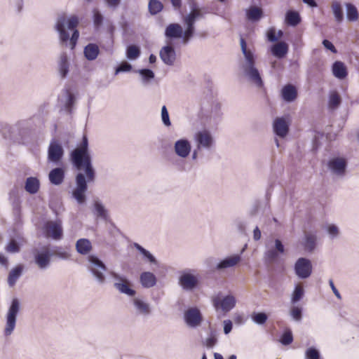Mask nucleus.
Segmentation results:
<instances>
[{
    "mask_svg": "<svg viewBox=\"0 0 359 359\" xmlns=\"http://www.w3.org/2000/svg\"><path fill=\"white\" fill-rule=\"evenodd\" d=\"M70 158L77 170L85 171L88 182L94 181L95 172L92 165V157L86 135L83 136L82 141L71 152Z\"/></svg>",
    "mask_w": 359,
    "mask_h": 359,
    "instance_id": "1",
    "label": "nucleus"
},
{
    "mask_svg": "<svg viewBox=\"0 0 359 359\" xmlns=\"http://www.w3.org/2000/svg\"><path fill=\"white\" fill-rule=\"evenodd\" d=\"M79 22L76 15L67 18L65 14L59 15L55 22V29L59 34L60 43L67 45L69 41L72 49L75 47L79 36V32L76 29Z\"/></svg>",
    "mask_w": 359,
    "mask_h": 359,
    "instance_id": "2",
    "label": "nucleus"
},
{
    "mask_svg": "<svg viewBox=\"0 0 359 359\" xmlns=\"http://www.w3.org/2000/svg\"><path fill=\"white\" fill-rule=\"evenodd\" d=\"M20 311V302L18 299H13L6 314V323L3 330V334L5 338H8L14 332L17 316Z\"/></svg>",
    "mask_w": 359,
    "mask_h": 359,
    "instance_id": "3",
    "label": "nucleus"
},
{
    "mask_svg": "<svg viewBox=\"0 0 359 359\" xmlns=\"http://www.w3.org/2000/svg\"><path fill=\"white\" fill-rule=\"evenodd\" d=\"M200 283L199 275L196 270L185 269L180 272L178 284L184 291L191 292L196 289Z\"/></svg>",
    "mask_w": 359,
    "mask_h": 359,
    "instance_id": "4",
    "label": "nucleus"
},
{
    "mask_svg": "<svg viewBox=\"0 0 359 359\" xmlns=\"http://www.w3.org/2000/svg\"><path fill=\"white\" fill-rule=\"evenodd\" d=\"M243 54L245 59V64L244 65L245 74L250 81L255 83L257 88H261L263 85V82L259 71L255 67V61L254 54L250 50L243 52Z\"/></svg>",
    "mask_w": 359,
    "mask_h": 359,
    "instance_id": "5",
    "label": "nucleus"
},
{
    "mask_svg": "<svg viewBox=\"0 0 359 359\" xmlns=\"http://www.w3.org/2000/svg\"><path fill=\"white\" fill-rule=\"evenodd\" d=\"M195 145L198 149L210 151L215 146V138L208 130H201L196 132L194 135Z\"/></svg>",
    "mask_w": 359,
    "mask_h": 359,
    "instance_id": "6",
    "label": "nucleus"
},
{
    "mask_svg": "<svg viewBox=\"0 0 359 359\" xmlns=\"http://www.w3.org/2000/svg\"><path fill=\"white\" fill-rule=\"evenodd\" d=\"M89 262L88 269L93 275L97 282L103 284L105 282L104 272L107 270L105 264L96 256L89 255L88 257Z\"/></svg>",
    "mask_w": 359,
    "mask_h": 359,
    "instance_id": "7",
    "label": "nucleus"
},
{
    "mask_svg": "<svg viewBox=\"0 0 359 359\" xmlns=\"http://www.w3.org/2000/svg\"><path fill=\"white\" fill-rule=\"evenodd\" d=\"M86 175L79 172L76 176V187L72 191V196L79 204H83L86 201V192L88 189Z\"/></svg>",
    "mask_w": 359,
    "mask_h": 359,
    "instance_id": "8",
    "label": "nucleus"
},
{
    "mask_svg": "<svg viewBox=\"0 0 359 359\" xmlns=\"http://www.w3.org/2000/svg\"><path fill=\"white\" fill-rule=\"evenodd\" d=\"M327 168L332 175L342 178L346 175L347 161L343 157L331 158L327 162Z\"/></svg>",
    "mask_w": 359,
    "mask_h": 359,
    "instance_id": "9",
    "label": "nucleus"
},
{
    "mask_svg": "<svg viewBox=\"0 0 359 359\" xmlns=\"http://www.w3.org/2000/svg\"><path fill=\"white\" fill-rule=\"evenodd\" d=\"M34 257L37 266L41 270H45L50 264V259L53 257L51 248L49 245H46L39 250H36L34 252Z\"/></svg>",
    "mask_w": 359,
    "mask_h": 359,
    "instance_id": "10",
    "label": "nucleus"
},
{
    "mask_svg": "<svg viewBox=\"0 0 359 359\" xmlns=\"http://www.w3.org/2000/svg\"><path fill=\"white\" fill-rule=\"evenodd\" d=\"M295 274L299 278L306 279L312 273V264L310 259L305 257L299 258L294 266Z\"/></svg>",
    "mask_w": 359,
    "mask_h": 359,
    "instance_id": "11",
    "label": "nucleus"
},
{
    "mask_svg": "<svg viewBox=\"0 0 359 359\" xmlns=\"http://www.w3.org/2000/svg\"><path fill=\"white\" fill-rule=\"evenodd\" d=\"M131 304L135 313L138 316L147 317L151 313L150 304L142 297H134Z\"/></svg>",
    "mask_w": 359,
    "mask_h": 359,
    "instance_id": "12",
    "label": "nucleus"
},
{
    "mask_svg": "<svg viewBox=\"0 0 359 359\" xmlns=\"http://www.w3.org/2000/svg\"><path fill=\"white\" fill-rule=\"evenodd\" d=\"M64 156V149L58 140H52L48 149V161L55 165L59 164Z\"/></svg>",
    "mask_w": 359,
    "mask_h": 359,
    "instance_id": "13",
    "label": "nucleus"
},
{
    "mask_svg": "<svg viewBox=\"0 0 359 359\" xmlns=\"http://www.w3.org/2000/svg\"><path fill=\"white\" fill-rule=\"evenodd\" d=\"M184 318L186 324L191 328L200 326L203 321L202 314L200 310L196 307L188 309L184 312Z\"/></svg>",
    "mask_w": 359,
    "mask_h": 359,
    "instance_id": "14",
    "label": "nucleus"
},
{
    "mask_svg": "<svg viewBox=\"0 0 359 359\" xmlns=\"http://www.w3.org/2000/svg\"><path fill=\"white\" fill-rule=\"evenodd\" d=\"M236 304V299L231 294L226 295L223 298L215 297L213 299V306L216 310L221 309L224 313L232 310Z\"/></svg>",
    "mask_w": 359,
    "mask_h": 359,
    "instance_id": "15",
    "label": "nucleus"
},
{
    "mask_svg": "<svg viewBox=\"0 0 359 359\" xmlns=\"http://www.w3.org/2000/svg\"><path fill=\"white\" fill-rule=\"evenodd\" d=\"M266 251L264 253V257L269 262H276L280 255L283 254L285 252V248L282 242L279 239L275 240L273 246L266 245Z\"/></svg>",
    "mask_w": 359,
    "mask_h": 359,
    "instance_id": "16",
    "label": "nucleus"
},
{
    "mask_svg": "<svg viewBox=\"0 0 359 359\" xmlns=\"http://www.w3.org/2000/svg\"><path fill=\"white\" fill-rule=\"evenodd\" d=\"M46 233L54 240H60L62 238L63 231L60 221L47 222L44 226Z\"/></svg>",
    "mask_w": 359,
    "mask_h": 359,
    "instance_id": "17",
    "label": "nucleus"
},
{
    "mask_svg": "<svg viewBox=\"0 0 359 359\" xmlns=\"http://www.w3.org/2000/svg\"><path fill=\"white\" fill-rule=\"evenodd\" d=\"M174 151L181 158H187L191 152V144L189 140L182 138L174 143Z\"/></svg>",
    "mask_w": 359,
    "mask_h": 359,
    "instance_id": "18",
    "label": "nucleus"
},
{
    "mask_svg": "<svg viewBox=\"0 0 359 359\" xmlns=\"http://www.w3.org/2000/svg\"><path fill=\"white\" fill-rule=\"evenodd\" d=\"M274 133L280 137H285L289 131V119L287 117H277L273 123Z\"/></svg>",
    "mask_w": 359,
    "mask_h": 359,
    "instance_id": "19",
    "label": "nucleus"
},
{
    "mask_svg": "<svg viewBox=\"0 0 359 359\" xmlns=\"http://www.w3.org/2000/svg\"><path fill=\"white\" fill-rule=\"evenodd\" d=\"M159 56L163 63L168 66L173 65L176 60L175 50L174 47L170 44L164 46L161 48Z\"/></svg>",
    "mask_w": 359,
    "mask_h": 359,
    "instance_id": "20",
    "label": "nucleus"
},
{
    "mask_svg": "<svg viewBox=\"0 0 359 359\" xmlns=\"http://www.w3.org/2000/svg\"><path fill=\"white\" fill-rule=\"evenodd\" d=\"M60 104L69 112H71L72 108L76 101V95L72 91H62L58 97Z\"/></svg>",
    "mask_w": 359,
    "mask_h": 359,
    "instance_id": "21",
    "label": "nucleus"
},
{
    "mask_svg": "<svg viewBox=\"0 0 359 359\" xmlns=\"http://www.w3.org/2000/svg\"><path fill=\"white\" fill-rule=\"evenodd\" d=\"M241 260L240 255H233L219 261L216 265V269L222 271L226 269L231 268L236 266Z\"/></svg>",
    "mask_w": 359,
    "mask_h": 359,
    "instance_id": "22",
    "label": "nucleus"
},
{
    "mask_svg": "<svg viewBox=\"0 0 359 359\" xmlns=\"http://www.w3.org/2000/svg\"><path fill=\"white\" fill-rule=\"evenodd\" d=\"M222 112L221 111V105L219 103H215L206 115V121L210 125L217 124L222 118Z\"/></svg>",
    "mask_w": 359,
    "mask_h": 359,
    "instance_id": "23",
    "label": "nucleus"
},
{
    "mask_svg": "<svg viewBox=\"0 0 359 359\" xmlns=\"http://www.w3.org/2000/svg\"><path fill=\"white\" fill-rule=\"evenodd\" d=\"M165 36L170 39H182L184 32L182 26L177 23H171L168 25L165 30Z\"/></svg>",
    "mask_w": 359,
    "mask_h": 359,
    "instance_id": "24",
    "label": "nucleus"
},
{
    "mask_svg": "<svg viewBox=\"0 0 359 359\" xmlns=\"http://www.w3.org/2000/svg\"><path fill=\"white\" fill-rule=\"evenodd\" d=\"M93 212L97 219L107 221L109 219L108 210L104 204L99 200L96 199L93 201Z\"/></svg>",
    "mask_w": 359,
    "mask_h": 359,
    "instance_id": "25",
    "label": "nucleus"
},
{
    "mask_svg": "<svg viewBox=\"0 0 359 359\" xmlns=\"http://www.w3.org/2000/svg\"><path fill=\"white\" fill-rule=\"evenodd\" d=\"M302 245L305 251L313 252L317 247L316 234L312 232H305Z\"/></svg>",
    "mask_w": 359,
    "mask_h": 359,
    "instance_id": "26",
    "label": "nucleus"
},
{
    "mask_svg": "<svg viewBox=\"0 0 359 359\" xmlns=\"http://www.w3.org/2000/svg\"><path fill=\"white\" fill-rule=\"evenodd\" d=\"M140 282L144 288H151L156 285L157 278L153 273L144 271L140 276Z\"/></svg>",
    "mask_w": 359,
    "mask_h": 359,
    "instance_id": "27",
    "label": "nucleus"
},
{
    "mask_svg": "<svg viewBox=\"0 0 359 359\" xmlns=\"http://www.w3.org/2000/svg\"><path fill=\"white\" fill-rule=\"evenodd\" d=\"M65 178V171L62 168H55L51 170L48 174V179L52 184H61Z\"/></svg>",
    "mask_w": 359,
    "mask_h": 359,
    "instance_id": "28",
    "label": "nucleus"
},
{
    "mask_svg": "<svg viewBox=\"0 0 359 359\" xmlns=\"http://www.w3.org/2000/svg\"><path fill=\"white\" fill-rule=\"evenodd\" d=\"M184 22L186 25V29L184 32L183 43L186 44L190 41L194 34L195 22L185 16L184 18Z\"/></svg>",
    "mask_w": 359,
    "mask_h": 359,
    "instance_id": "29",
    "label": "nucleus"
},
{
    "mask_svg": "<svg viewBox=\"0 0 359 359\" xmlns=\"http://www.w3.org/2000/svg\"><path fill=\"white\" fill-rule=\"evenodd\" d=\"M271 51L276 57L283 58L287 53L288 46L285 42L280 41L273 45Z\"/></svg>",
    "mask_w": 359,
    "mask_h": 359,
    "instance_id": "30",
    "label": "nucleus"
},
{
    "mask_svg": "<svg viewBox=\"0 0 359 359\" xmlns=\"http://www.w3.org/2000/svg\"><path fill=\"white\" fill-rule=\"evenodd\" d=\"M332 71L333 75L339 79H344L347 76L346 67L344 63L341 61H336L333 63Z\"/></svg>",
    "mask_w": 359,
    "mask_h": 359,
    "instance_id": "31",
    "label": "nucleus"
},
{
    "mask_svg": "<svg viewBox=\"0 0 359 359\" xmlns=\"http://www.w3.org/2000/svg\"><path fill=\"white\" fill-rule=\"evenodd\" d=\"M114 287L121 294H124L128 297H134L136 294V291L131 287L132 283L129 280H127L126 283L114 284Z\"/></svg>",
    "mask_w": 359,
    "mask_h": 359,
    "instance_id": "32",
    "label": "nucleus"
},
{
    "mask_svg": "<svg viewBox=\"0 0 359 359\" xmlns=\"http://www.w3.org/2000/svg\"><path fill=\"white\" fill-rule=\"evenodd\" d=\"M76 251L83 255H88L92 250L90 241L87 238H80L76 243Z\"/></svg>",
    "mask_w": 359,
    "mask_h": 359,
    "instance_id": "33",
    "label": "nucleus"
},
{
    "mask_svg": "<svg viewBox=\"0 0 359 359\" xmlns=\"http://www.w3.org/2000/svg\"><path fill=\"white\" fill-rule=\"evenodd\" d=\"M69 64L68 62V57L66 53L60 54L58 62L59 72L62 78L67 76L69 72Z\"/></svg>",
    "mask_w": 359,
    "mask_h": 359,
    "instance_id": "34",
    "label": "nucleus"
},
{
    "mask_svg": "<svg viewBox=\"0 0 359 359\" xmlns=\"http://www.w3.org/2000/svg\"><path fill=\"white\" fill-rule=\"evenodd\" d=\"M134 247L142 255V259L145 262H148L151 264L158 265V262L156 257L149 251L137 243H134Z\"/></svg>",
    "mask_w": 359,
    "mask_h": 359,
    "instance_id": "35",
    "label": "nucleus"
},
{
    "mask_svg": "<svg viewBox=\"0 0 359 359\" xmlns=\"http://www.w3.org/2000/svg\"><path fill=\"white\" fill-rule=\"evenodd\" d=\"M100 53L99 48L95 43H89L85 48L83 53L88 60H94L97 58Z\"/></svg>",
    "mask_w": 359,
    "mask_h": 359,
    "instance_id": "36",
    "label": "nucleus"
},
{
    "mask_svg": "<svg viewBox=\"0 0 359 359\" xmlns=\"http://www.w3.org/2000/svg\"><path fill=\"white\" fill-rule=\"evenodd\" d=\"M39 180L36 177H29L26 180L25 189L27 192L34 194L39 191Z\"/></svg>",
    "mask_w": 359,
    "mask_h": 359,
    "instance_id": "37",
    "label": "nucleus"
},
{
    "mask_svg": "<svg viewBox=\"0 0 359 359\" xmlns=\"http://www.w3.org/2000/svg\"><path fill=\"white\" fill-rule=\"evenodd\" d=\"M23 270L22 265H18L13 269L8 276V284L10 287H13L15 285L18 278L21 276Z\"/></svg>",
    "mask_w": 359,
    "mask_h": 359,
    "instance_id": "38",
    "label": "nucleus"
},
{
    "mask_svg": "<svg viewBox=\"0 0 359 359\" xmlns=\"http://www.w3.org/2000/svg\"><path fill=\"white\" fill-rule=\"evenodd\" d=\"M331 9L336 22L341 23L344 20V12L341 3L333 1L331 4Z\"/></svg>",
    "mask_w": 359,
    "mask_h": 359,
    "instance_id": "39",
    "label": "nucleus"
},
{
    "mask_svg": "<svg viewBox=\"0 0 359 359\" xmlns=\"http://www.w3.org/2000/svg\"><path fill=\"white\" fill-rule=\"evenodd\" d=\"M304 296V289L301 283L295 285L294 290L291 294L290 302L295 304L299 302Z\"/></svg>",
    "mask_w": 359,
    "mask_h": 359,
    "instance_id": "40",
    "label": "nucleus"
},
{
    "mask_svg": "<svg viewBox=\"0 0 359 359\" xmlns=\"http://www.w3.org/2000/svg\"><path fill=\"white\" fill-rule=\"evenodd\" d=\"M263 12L262 10L256 6H251L246 11L247 18L250 21H258L262 17Z\"/></svg>",
    "mask_w": 359,
    "mask_h": 359,
    "instance_id": "41",
    "label": "nucleus"
},
{
    "mask_svg": "<svg viewBox=\"0 0 359 359\" xmlns=\"http://www.w3.org/2000/svg\"><path fill=\"white\" fill-rule=\"evenodd\" d=\"M346 18L351 22L357 21L358 19V12L357 8L351 3L346 4Z\"/></svg>",
    "mask_w": 359,
    "mask_h": 359,
    "instance_id": "42",
    "label": "nucleus"
},
{
    "mask_svg": "<svg viewBox=\"0 0 359 359\" xmlns=\"http://www.w3.org/2000/svg\"><path fill=\"white\" fill-rule=\"evenodd\" d=\"M285 20L289 25L296 26L300 22L301 18L297 12L289 11L286 13Z\"/></svg>",
    "mask_w": 359,
    "mask_h": 359,
    "instance_id": "43",
    "label": "nucleus"
},
{
    "mask_svg": "<svg viewBox=\"0 0 359 359\" xmlns=\"http://www.w3.org/2000/svg\"><path fill=\"white\" fill-rule=\"evenodd\" d=\"M203 345L206 346L208 348L214 347L217 343V334L215 331L210 330L208 336L206 339L203 340Z\"/></svg>",
    "mask_w": 359,
    "mask_h": 359,
    "instance_id": "44",
    "label": "nucleus"
},
{
    "mask_svg": "<svg viewBox=\"0 0 359 359\" xmlns=\"http://www.w3.org/2000/svg\"><path fill=\"white\" fill-rule=\"evenodd\" d=\"M163 8V4L158 0H150L148 4V9L151 15H156Z\"/></svg>",
    "mask_w": 359,
    "mask_h": 359,
    "instance_id": "45",
    "label": "nucleus"
},
{
    "mask_svg": "<svg viewBox=\"0 0 359 359\" xmlns=\"http://www.w3.org/2000/svg\"><path fill=\"white\" fill-rule=\"evenodd\" d=\"M341 97L337 91H332L329 97L328 107L331 109H335L341 103Z\"/></svg>",
    "mask_w": 359,
    "mask_h": 359,
    "instance_id": "46",
    "label": "nucleus"
},
{
    "mask_svg": "<svg viewBox=\"0 0 359 359\" xmlns=\"http://www.w3.org/2000/svg\"><path fill=\"white\" fill-rule=\"evenodd\" d=\"M140 55V48L135 45H130L126 50L127 57L130 60H135Z\"/></svg>",
    "mask_w": 359,
    "mask_h": 359,
    "instance_id": "47",
    "label": "nucleus"
},
{
    "mask_svg": "<svg viewBox=\"0 0 359 359\" xmlns=\"http://www.w3.org/2000/svg\"><path fill=\"white\" fill-rule=\"evenodd\" d=\"M53 256H56L62 259H68L70 257V254L64 250L61 247L54 246L51 248Z\"/></svg>",
    "mask_w": 359,
    "mask_h": 359,
    "instance_id": "48",
    "label": "nucleus"
},
{
    "mask_svg": "<svg viewBox=\"0 0 359 359\" xmlns=\"http://www.w3.org/2000/svg\"><path fill=\"white\" fill-rule=\"evenodd\" d=\"M326 231L331 239L337 238L339 236V227L333 224H327L326 226Z\"/></svg>",
    "mask_w": 359,
    "mask_h": 359,
    "instance_id": "49",
    "label": "nucleus"
},
{
    "mask_svg": "<svg viewBox=\"0 0 359 359\" xmlns=\"http://www.w3.org/2000/svg\"><path fill=\"white\" fill-rule=\"evenodd\" d=\"M306 359H320V351L315 347H309L305 351Z\"/></svg>",
    "mask_w": 359,
    "mask_h": 359,
    "instance_id": "50",
    "label": "nucleus"
},
{
    "mask_svg": "<svg viewBox=\"0 0 359 359\" xmlns=\"http://www.w3.org/2000/svg\"><path fill=\"white\" fill-rule=\"evenodd\" d=\"M93 24L95 27L97 29L102 25L104 17L102 14L100 13V11L96 8L93 9Z\"/></svg>",
    "mask_w": 359,
    "mask_h": 359,
    "instance_id": "51",
    "label": "nucleus"
},
{
    "mask_svg": "<svg viewBox=\"0 0 359 359\" xmlns=\"http://www.w3.org/2000/svg\"><path fill=\"white\" fill-rule=\"evenodd\" d=\"M252 319L255 323L258 325H263L266 322L268 316L263 312L254 313L252 315Z\"/></svg>",
    "mask_w": 359,
    "mask_h": 359,
    "instance_id": "52",
    "label": "nucleus"
},
{
    "mask_svg": "<svg viewBox=\"0 0 359 359\" xmlns=\"http://www.w3.org/2000/svg\"><path fill=\"white\" fill-rule=\"evenodd\" d=\"M290 315L295 321L299 322L302 318V309L299 306H294L290 309Z\"/></svg>",
    "mask_w": 359,
    "mask_h": 359,
    "instance_id": "53",
    "label": "nucleus"
},
{
    "mask_svg": "<svg viewBox=\"0 0 359 359\" xmlns=\"http://www.w3.org/2000/svg\"><path fill=\"white\" fill-rule=\"evenodd\" d=\"M297 97V91H281L280 97L287 102H293Z\"/></svg>",
    "mask_w": 359,
    "mask_h": 359,
    "instance_id": "54",
    "label": "nucleus"
},
{
    "mask_svg": "<svg viewBox=\"0 0 359 359\" xmlns=\"http://www.w3.org/2000/svg\"><path fill=\"white\" fill-rule=\"evenodd\" d=\"M140 74L144 82H148L154 77V73L149 69L140 70Z\"/></svg>",
    "mask_w": 359,
    "mask_h": 359,
    "instance_id": "55",
    "label": "nucleus"
},
{
    "mask_svg": "<svg viewBox=\"0 0 359 359\" xmlns=\"http://www.w3.org/2000/svg\"><path fill=\"white\" fill-rule=\"evenodd\" d=\"M161 120L163 125L166 127H169L171 126V122L169 117V114L166 107L164 105L161 108Z\"/></svg>",
    "mask_w": 359,
    "mask_h": 359,
    "instance_id": "56",
    "label": "nucleus"
},
{
    "mask_svg": "<svg viewBox=\"0 0 359 359\" xmlns=\"http://www.w3.org/2000/svg\"><path fill=\"white\" fill-rule=\"evenodd\" d=\"M293 341L292 333L291 330H286L281 337L280 342L283 345H289Z\"/></svg>",
    "mask_w": 359,
    "mask_h": 359,
    "instance_id": "57",
    "label": "nucleus"
},
{
    "mask_svg": "<svg viewBox=\"0 0 359 359\" xmlns=\"http://www.w3.org/2000/svg\"><path fill=\"white\" fill-rule=\"evenodd\" d=\"M6 250L10 253H16L20 251V245L18 242L13 239L6 247Z\"/></svg>",
    "mask_w": 359,
    "mask_h": 359,
    "instance_id": "58",
    "label": "nucleus"
},
{
    "mask_svg": "<svg viewBox=\"0 0 359 359\" xmlns=\"http://www.w3.org/2000/svg\"><path fill=\"white\" fill-rule=\"evenodd\" d=\"M132 69V65L128 62H121L116 69V74L120 72H128Z\"/></svg>",
    "mask_w": 359,
    "mask_h": 359,
    "instance_id": "59",
    "label": "nucleus"
},
{
    "mask_svg": "<svg viewBox=\"0 0 359 359\" xmlns=\"http://www.w3.org/2000/svg\"><path fill=\"white\" fill-rule=\"evenodd\" d=\"M109 274L114 280V284L126 283L128 280L125 276L120 275L114 271H111Z\"/></svg>",
    "mask_w": 359,
    "mask_h": 359,
    "instance_id": "60",
    "label": "nucleus"
},
{
    "mask_svg": "<svg viewBox=\"0 0 359 359\" xmlns=\"http://www.w3.org/2000/svg\"><path fill=\"white\" fill-rule=\"evenodd\" d=\"M202 16L201 12L198 8H193L191 11L186 15L188 18L196 22L197 19Z\"/></svg>",
    "mask_w": 359,
    "mask_h": 359,
    "instance_id": "61",
    "label": "nucleus"
},
{
    "mask_svg": "<svg viewBox=\"0 0 359 359\" xmlns=\"http://www.w3.org/2000/svg\"><path fill=\"white\" fill-rule=\"evenodd\" d=\"M107 6L112 10L116 9L121 4V0H104Z\"/></svg>",
    "mask_w": 359,
    "mask_h": 359,
    "instance_id": "62",
    "label": "nucleus"
},
{
    "mask_svg": "<svg viewBox=\"0 0 359 359\" xmlns=\"http://www.w3.org/2000/svg\"><path fill=\"white\" fill-rule=\"evenodd\" d=\"M267 39L271 42H276L278 40V37L276 36V29L274 28H271L267 32Z\"/></svg>",
    "mask_w": 359,
    "mask_h": 359,
    "instance_id": "63",
    "label": "nucleus"
},
{
    "mask_svg": "<svg viewBox=\"0 0 359 359\" xmlns=\"http://www.w3.org/2000/svg\"><path fill=\"white\" fill-rule=\"evenodd\" d=\"M323 45L325 48L330 50L333 53H337V50L333 43L327 39H324L322 42Z\"/></svg>",
    "mask_w": 359,
    "mask_h": 359,
    "instance_id": "64",
    "label": "nucleus"
}]
</instances>
